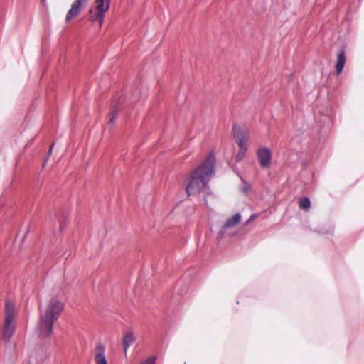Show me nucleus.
I'll use <instances>...</instances> for the list:
<instances>
[{
    "label": "nucleus",
    "mask_w": 364,
    "mask_h": 364,
    "mask_svg": "<svg viewBox=\"0 0 364 364\" xmlns=\"http://www.w3.org/2000/svg\"><path fill=\"white\" fill-rule=\"evenodd\" d=\"M215 157L213 152L208 154L203 162L192 173L191 178L186 186L188 196L201 192L209 194L210 190L208 182L215 173Z\"/></svg>",
    "instance_id": "f257e3e1"
},
{
    "label": "nucleus",
    "mask_w": 364,
    "mask_h": 364,
    "mask_svg": "<svg viewBox=\"0 0 364 364\" xmlns=\"http://www.w3.org/2000/svg\"><path fill=\"white\" fill-rule=\"evenodd\" d=\"M64 309V304L56 298L50 300L46 309L41 313L36 331L41 338L49 336L53 331V323L58 318Z\"/></svg>",
    "instance_id": "f03ea898"
},
{
    "label": "nucleus",
    "mask_w": 364,
    "mask_h": 364,
    "mask_svg": "<svg viewBox=\"0 0 364 364\" xmlns=\"http://www.w3.org/2000/svg\"><path fill=\"white\" fill-rule=\"evenodd\" d=\"M16 314V311L14 304L7 301L5 304V316L2 328V337L4 341H10L14 333Z\"/></svg>",
    "instance_id": "7ed1b4c3"
},
{
    "label": "nucleus",
    "mask_w": 364,
    "mask_h": 364,
    "mask_svg": "<svg viewBox=\"0 0 364 364\" xmlns=\"http://www.w3.org/2000/svg\"><path fill=\"white\" fill-rule=\"evenodd\" d=\"M241 215L239 213H235L232 217L229 218L227 221L220 226L217 232L218 239L222 240L226 237H232L235 235L236 232L230 230L241 222Z\"/></svg>",
    "instance_id": "20e7f679"
},
{
    "label": "nucleus",
    "mask_w": 364,
    "mask_h": 364,
    "mask_svg": "<svg viewBox=\"0 0 364 364\" xmlns=\"http://www.w3.org/2000/svg\"><path fill=\"white\" fill-rule=\"evenodd\" d=\"M111 0H96V10L90 9V20L92 22H97L99 27L103 23L105 13L107 12L110 6Z\"/></svg>",
    "instance_id": "39448f33"
},
{
    "label": "nucleus",
    "mask_w": 364,
    "mask_h": 364,
    "mask_svg": "<svg viewBox=\"0 0 364 364\" xmlns=\"http://www.w3.org/2000/svg\"><path fill=\"white\" fill-rule=\"evenodd\" d=\"M232 134L234 139L238 146L248 145L250 132L245 126L234 125Z\"/></svg>",
    "instance_id": "423d86ee"
},
{
    "label": "nucleus",
    "mask_w": 364,
    "mask_h": 364,
    "mask_svg": "<svg viewBox=\"0 0 364 364\" xmlns=\"http://www.w3.org/2000/svg\"><path fill=\"white\" fill-rule=\"evenodd\" d=\"M256 156L262 168H269L272 161V152L266 146H260L256 151Z\"/></svg>",
    "instance_id": "0eeeda50"
},
{
    "label": "nucleus",
    "mask_w": 364,
    "mask_h": 364,
    "mask_svg": "<svg viewBox=\"0 0 364 364\" xmlns=\"http://www.w3.org/2000/svg\"><path fill=\"white\" fill-rule=\"evenodd\" d=\"M87 0H75L65 16V21L69 22L71 19L75 17L82 9L83 5L86 4Z\"/></svg>",
    "instance_id": "6e6552de"
},
{
    "label": "nucleus",
    "mask_w": 364,
    "mask_h": 364,
    "mask_svg": "<svg viewBox=\"0 0 364 364\" xmlns=\"http://www.w3.org/2000/svg\"><path fill=\"white\" fill-rule=\"evenodd\" d=\"M105 349L102 344L99 343L95 348V364H107L105 357Z\"/></svg>",
    "instance_id": "1a4fd4ad"
},
{
    "label": "nucleus",
    "mask_w": 364,
    "mask_h": 364,
    "mask_svg": "<svg viewBox=\"0 0 364 364\" xmlns=\"http://www.w3.org/2000/svg\"><path fill=\"white\" fill-rule=\"evenodd\" d=\"M119 100L117 99V97H114L112 102L111 105V111L109 115V120H108V124L110 126H112L115 119L117 118V116L118 114V112H119Z\"/></svg>",
    "instance_id": "9d476101"
},
{
    "label": "nucleus",
    "mask_w": 364,
    "mask_h": 364,
    "mask_svg": "<svg viewBox=\"0 0 364 364\" xmlns=\"http://www.w3.org/2000/svg\"><path fill=\"white\" fill-rule=\"evenodd\" d=\"M346 58L344 49L340 50L338 57L337 62L336 64V71L338 75H340L343 70L346 64Z\"/></svg>",
    "instance_id": "9b49d317"
},
{
    "label": "nucleus",
    "mask_w": 364,
    "mask_h": 364,
    "mask_svg": "<svg viewBox=\"0 0 364 364\" xmlns=\"http://www.w3.org/2000/svg\"><path fill=\"white\" fill-rule=\"evenodd\" d=\"M136 338L132 331H129L124 334L122 338V345L124 347V355H127V353L129 346L134 342Z\"/></svg>",
    "instance_id": "f8f14e48"
},
{
    "label": "nucleus",
    "mask_w": 364,
    "mask_h": 364,
    "mask_svg": "<svg viewBox=\"0 0 364 364\" xmlns=\"http://www.w3.org/2000/svg\"><path fill=\"white\" fill-rule=\"evenodd\" d=\"M238 146L240 149L235 156L236 162H240L244 159L245 154L248 149V145H241Z\"/></svg>",
    "instance_id": "ddd939ff"
},
{
    "label": "nucleus",
    "mask_w": 364,
    "mask_h": 364,
    "mask_svg": "<svg viewBox=\"0 0 364 364\" xmlns=\"http://www.w3.org/2000/svg\"><path fill=\"white\" fill-rule=\"evenodd\" d=\"M311 205V202L308 198H302L299 200V207L302 209L306 210Z\"/></svg>",
    "instance_id": "4468645a"
},
{
    "label": "nucleus",
    "mask_w": 364,
    "mask_h": 364,
    "mask_svg": "<svg viewBox=\"0 0 364 364\" xmlns=\"http://www.w3.org/2000/svg\"><path fill=\"white\" fill-rule=\"evenodd\" d=\"M240 178H241V180L243 182V186L242 187L241 191L244 193L247 194L249 193V191H250V189H251V186H250V184L249 183H247V181H244L241 176H240Z\"/></svg>",
    "instance_id": "2eb2a0df"
},
{
    "label": "nucleus",
    "mask_w": 364,
    "mask_h": 364,
    "mask_svg": "<svg viewBox=\"0 0 364 364\" xmlns=\"http://www.w3.org/2000/svg\"><path fill=\"white\" fill-rule=\"evenodd\" d=\"M156 358L154 356L149 357L144 361H143L141 364H155Z\"/></svg>",
    "instance_id": "dca6fc26"
},
{
    "label": "nucleus",
    "mask_w": 364,
    "mask_h": 364,
    "mask_svg": "<svg viewBox=\"0 0 364 364\" xmlns=\"http://www.w3.org/2000/svg\"><path fill=\"white\" fill-rule=\"evenodd\" d=\"M53 146H54V144H52L51 146H50V149H49V151H48V155L46 157V159H44V162H43V167L45 166L46 164L47 163V161H48V159L52 153V151H53Z\"/></svg>",
    "instance_id": "f3484780"
},
{
    "label": "nucleus",
    "mask_w": 364,
    "mask_h": 364,
    "mask_svg": "<svg viewBox=\"0 0 364 364\" xmlns=\"http://www.w3.org/2000/svg\"><path fill=\"white\" fill-rule=\"evenodd\" d=\"M257 215L256 214H252L249 220L245 223V225H247L249 223H250L251 221L254 220L256 218H257Z\"/></svg>",
    "instance_id": "a211bd4d"
},
{
    "label": "nucleus",
    "mask_w": 364,
    "mask_h": 364,
    "mask_svg": "<svg viewBox=\"0 0 364 364\" xmlns=\"http://www.w3.org/2000/svg\"><path fill=\"white\" fill-rule=\"evenodd\" d=\"M65 223H60V228L62 229L65 225Z\"/></svg>",
    "instance_id": "6ab92c4d"
}]
</instances>
